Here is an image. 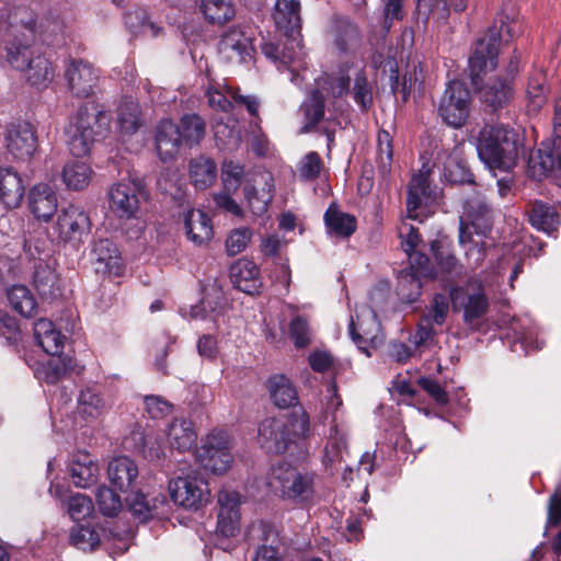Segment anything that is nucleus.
I'll return each mask as SVG.
<instances>
[{
  "label": "nucleus",
  "instance_id": "nucleus-1",
  "mask_svg": "<svg viewBox=\"0 0 561 561\" xmlns=\"http://www.w3.org/2000/svg\"><path fill=\"white\" fill-rule=\"evenodd\" d=\"M520 34L518 13L514 8H502L484 35L473 45L468 60V76L473 88H478L488 72L499 66L500 47L511 43Z\"/></svg>",
  "mask_w": 561,
  "mask_h": 561
},
{
  "label": "nucleus",
  "instance_id": "nucleus-2",
  "mask_svg": "<svg viewBox=\"0 0 561 561\" xmlns=\"http://www.w3.org/2000/svg\"><path fill=\"white\" fill-rule=\"evenodd\" d=\"M476 148L480 161L492 172L511 173L519 157L526 156L524 131L508 124H485L478 133Z\"/></svg>",
  "mask_w": 561,
  "mask_h": 561
},
{
  "label": "nucleus",
  "instance_id": "nucleus-3",
  "mask_svg": "<svg viewBox=\"0 0 561 561\" xmlns=\"http://www.w3.org/2000/svg\"><path fill=\"white\" fill-rule=\"evenodd\" d=\"M310 433V417L304 410L293 411L286 420L267 417L260 422L257 427V443L260 447L271 455H283L291 445L308 438Z\"/></svg>",
  "mask_w": 561,
  "mask_h": 561
},
{
  "label": "nucleus",
  "instance_id": "nucleus-4",
  "mask_svg": "<svg viewBox=\"0 0 561 561\" xmlns=\"http://www.w3.org/2000/svg\"><path fill=\"white\" fill-rule=\"evenodd\" d=\"M111 115L98 102H85L77 111L73 129L68 142L73 157L88 156L95 141L110 131Z\"/></svg>",
  "mask_w": 561,
  "mask_h": 561
},
{
  "label": "nucleus",
  "instance_id": "nucleus-5",
  "mask_svg": "<svg viewBox=\"0 0 561 561\" xmlns=\"http://www.w3.org/2000/svg\"><path fill=\"white\" fill-rule=\"evenodd\" d=\"M465 219L460 218L459 242L461 244L471 243L472 247L468 252H477L476 261L478 263L485 259V243L483 241L476 242L473 234L486 237L493 227V210L484 198L472 197L463 204Z\"/></svg>",
  "mask_w": 561,
  "mask_h": 561
},
{
  "label": "nucleus",
  "instance_id": "nucleus-6",
  "mask_svg": "<svg viewBox=\"0 0 561 561\" xmlns=\"http://www.w3.org/2000/svg\"><path fill=\"white\" fill-rule=\"evenodd\" d=\"M313 474L301 472L295 466L280 461L273 466L268 485L282 500L307 502L313 496Z\"/></svg>",
  "mask_w": 561,
  "mask_h": 561
},
{
  "label": "nucleus",
  "instance_id": "nucleus-7",
  "mask_svg": "<svg viewBox=\"0 0 561 561\" xmlns=\"http://www.w3.org/2000/svg\"><path fill=\"white\" fill-rule=\"evenodd\" d=\"M556 171L561 172V105L554 112L552 137L527 159V173L533 179L540 181Z\"/></svg>",
  "mask_w": 561,
  "mask_h": 561
},
{
  "label": "nucleus",
  "instance_id": "nucleus-8",
  "mask_svg": "<svg viewBox=\"0 0 561 561\" xmlns=\"http://www.w3.org/2000/svg\"><path fill=\"white\" fill-rule=\"evenodd\" d=\"M471 92L461 80H450L438 103L437 113L447 126L459 129L463 127L471 112Z\"/></svg>",
  "mask_w": 561,
  "mask_h": 561
},
{
  "label": "nucleus",
  "instance_id": "nucleus-9",
  "mask_svg": "<svg viewBox=\"0 0 561 561\" xmlns=\"http://www.w3.org/2000/svg\"><path fill=\"white\" fill-rule=\"evenodd\" d=\"M196 457L206 470L215 474L226 472L233 460L228 434L224 431H211L197 448Z\"/></svg>",
  "mask_w": 561,
  "mask_h": 561
},
{
  "label": "nucleus",
  "instance_id": "nucleus-10",
  "mask_svg": "<svg viewBox=\"0 0 561 561\" xmlns=\"http://www.w3.org/2000/svg\"><path fill=\"white\" fill-rule=\"evenodd\" d=\"M64 78L72 96L89 99L99 87L100 70L87 60L71 58L65 68Z\"/></svg>",
  "mask_w": 561,
  "mask_h": 561
},
{
  "label": "nucleus",
  "instance_id": "nucleus-11",
  "mask_svg": "<svg viewBox=\"0 0 561 561\" xmlns=\"http://www.w3.org/2000/svg\"><path fill=\"white\" fill-rule=\"evenodd\" d=\"M142 186L140 180L118 182L108 191V207L119 220L137 219L140 207L139 192Z\"/></svg>",
  "mask_w": 561,
  "mask_h": 561
},
{
  "label": "nucleus",
  "instance_id": "nucleus-12",
  "mask_svg": "<svg viewBox=\"0 0 561 561\" xmlns=\"http://www.w3.org/2000/svg\"><path fill=\"white\" fill-rule=\"evenodd\" d=\"M169 491L175 504L193 511L199 510L209 499L207 483L197 477H178L170 481Z\"/></svg>",
  "mask_w": 561,
  "mask_h": 561
},
{
  "label": "nucleus",
  "instance_id": "nucleus-13",
  "mask_svg": "<svg viewBox=\"0 0 561 561\" xmlns=\"http://www.w3.org/2000/svg\"><path fill=\"white\" fill-rule=\"evenodd\" d=\"M56 229L64 242H82L91 230L89 215L79 206L70 205L58 214Z\"/></svg>",
  "mask_w": 561,
  "mask_h": 561
},
{
  "label": "nucleus",
  "instance_id": "nucleus-14",
  "mask_svg": "<svg viewBox=\"0 0 561 561\" xmlns=\"http://www.w3.org/2000/svg\"><path fill=\"white\" fill-rule=\"evenodd\" d=\"M184 145L180 127L171 118H162L154 127V148L161 162L176 160Z\"/></svg>",
  "mask_w": 561,
  "mask_h": 561
},
{
  "label": "nucleus",
  "instance_id": "nucleus-15",
  "mask_svg": "<svg viewBox=\"0 0 561 561\" xmlns=\"http://www.w3.org/2000/svg\"><path fill=\"white\" fill-rule=\"evenodd\" d=\"M473 89L479 94L484 110L489 113H497L506 107L514 95L512 80L502 77H496L486 83L482 82L478 88Z\"/></svg>",
  "mask_w": 561,
  "mask_h": 561
},
{
  "label": "nucleus",
  "instance_id": "nucleus-16",
  "mask_svg": "<svg viewBox=\"0 0 561 561\" xmlns=\"http://www.w3.org/2000/svg\"><path fill=\"white\" fill-rule=\"evenodd\" d=\"M5 147L14 158H30L37 147L34 127L27 122L11 123L7 128Z\"/></svg>",
  "mask_w": 561,
  "mask_h": 561
},
{
  "label": "nucleus",
  "instance_id": "nucleus-17",
  "mask_svg": "<svg viewBox=\"0 0 561 561\" xmlns=\"http://www.w3.org/2000/svg\"><path fill=\"white\" fill-rule=\"evenodd\" d=\"M229 277L232 286L250 296L260 295L263 280L260 267L247 257L237 260L230 265Z\"/></svg>",
  "mask_w": 561,
  "mask_h": 561
},
{
  "label": "nucleus",
  "instance_id": "nucleus-18",
  "mask_svg": "<svg viewBox=\"0 0 561 561\" xmlns=\"http://www.w3.org/2000/svg\"><path fill=\"white\" fill-rule=\"evenodd\" d=\"M218 504L216 533L225 538L236 536L240 526L239 494L237 492H220Z\"/></svg>",
  "mask_w": 561,
  "mask_h": 561
},
{
  "label": "nucleus",
  "instance_id": "nucleus-19",
  "mask_svg": "<svg viewBox=\"0 0 561 561\" xmlns=\"http://www.w3.org/2000/svg\"><path fill=\"white\" fill-rule=\"evenodd\" d=\"M92 263L98 274L119 276L124 266L116 244L110 239H100L93 244Z\"/></svg>",
  "mask_w": 561,
  "mask_h": 561
},
{
  "label": "nucleus",
  "instance_id": "nucleus-20",
  "mask_svg": "<svg viewBox=\"0 0 561 561\" xmlns=\"http://www.w3.org/2000/svg\"><path fill=\"white\" fill-rule=\"evenodd\" d=\"M435 191L431 187V170H420L413 174L407 186V216L410 219H419V210L422 201L435 198Z\"/></svg>",
  "mask_w": 561,
  "mask_h": 561
},
{
  "label": "nucleus",
  "instance_id": "nucleus-21",
  "mask_svg": "<svg viewBox=\"0 0 561 561\" xmlns=\"http://www.w3.org/2000/svg\"><path fill=\"white\" fill-rule=\"evenodd\" d=\"M277 28L293 42L300 36L301 18L299 0H277L273 14Z\"/></svg>",
  "mask_w": 561,
  "mask_h": 561
},
{
  "label": "nucleus",
  "instance_id": "nucleus-22",
  "mask_svg": "<svg viewBox=\"0 0 561 561\" xmlns=\"http://www.w3.org/2000/svg\"><path fill=\"white\" fill-rule=\"evenodd\" d=\"M28 208L37 220L48 222L57 213V194L48 184H36L28 191Z\"/></svg>",
  "mask_w": 561,
  "mask_h": 561
},
{
  "label": "nucleus",
  "instance_id": "nucleus-23",
  "mask_svg": "<svg viewBox=\"0 0 561 561\" xmlns=\"http://www.w3.org/2000/svg\"><path fill=\"white\" fill-rule=\"evenodd\" d=\"M186 238L195 245H207L214 237L211 218L203 210L188 209L183 218Z\"/></svg>",
  "mask_w": 561,
  "mask_h": 561
},
{
  "label": "nucleus",
  "instance_id": "nucleus-24",
  "mask_svg": "<svg viewBox=\"0 0 561 561\" xmlns=\"http://www.w3.org/2000/svg\"><path fill=\"white\" fill-rule=\"evenodd\" d=\"M25 195L22 176L11 167L0 168V203L7 209L18 208Z\"/></svg>",
  "mask_w": 561,
  "mask_h": 561
},
{
  "label": "nucleus",
  "instance_id": "nucleus-25",
  "mask_svg": "<svg viewBox=\"0 0 561 561\" xmlns=\"http://www.w3.org/2000/svg\"><path fill=\"white\" fill-rule=\"evenodd\" d=\"M528 222L538 231L551 234L560 226V215L556 207L540 199L528 203L526 208Z\"/></svg>",
  "mask_w": 561,
  "mask_h": 561
},
{
  "label": "nucleus",
  "instance_id": "nucleus-26",
  "mask_svg": "<svg viewBox=\"0 0 561 561\" xmlns=\"http://www.w3.org/2000/svg\"><path fill=\"white\" fill-rule=\"evenodd\" d=\"M107 476L114 489L119 492H128L133 490L138 477V467L133 459L126 456L116 457L108 462Z\"/></svg>",
  "mask_w": 561,
  "mask_h": 561
},
{
  "label": "nucleus",
  "instance_id": "nucleus-27",
  "mask_svg": "<svg viewBox=\"0 0 561 561\" xmlns=\"http://www.w3.org/2000/svg\"><path fill=\"white\" fill-rule=\"evenodd\" d=\"M218 48L230 61L243 62L251 56L252 43L241 30L230 28L222 34Z\"/></svg>",
  "mask_w": 561,
  "mask_h": 561
},
{
  "label": "nucleus",
  "instance_id": "nucleus-28",
  "mask_svg": "<svg viewBox=\"0 0 561 561\" xmlns=\"http://www.w3.org/2000/svg\"><path fill=\"white\" fill-rule=\"evenodd\" d=\"M323 221L330 236L348 239L357 229V219L354 215L343 213L336 203H331L323 215Z\"/></svg>",
  "mask_w": 561,
  "mask_h": 561
},
{
  "label": "nucleus",
  "instance_id": "nucleus-29",
  "mask_svg": "<svg viewBox=\"0 0 561 561\" xmlns=\"http://www.w3.org/2000/svg\"><path fill=\"white\" fill-rule=\"evenodd\" d=\"M69 472L73 484L84 489L96 481L99 466L91 454L78 450L72 457Z\"/></svg>",
  "mask_w": 561,
  "mask_h": 561
},
{
  "label": "nucleus",
  "instance_id": "nucleus-30",
  "mask_svg": "<svg viewBox=\"0 0 561 561\" xmlns=\"http://www.w3.org/2000/svg\"><path fill=\"white\" fill-rule=\"evenodd\" d=\"M188 176L197 190L211 186L217 179V164L214 159L199 154L188 162Z\"/></svg>",
  "mask_w": 561,
  "mask_h": 561
},
{
  "label": "nucleus",
  "instance_id": "nucleus-31",
  "mask_svg": "<svg viewBox=\"0 0 561 561\" xmlns=\"http://www.w3.org/2000/svg\"><path fill=\"white\" fill-rule=\"evenodd\" d=\"M167 437L172 448L184 453L196 445L197 434L191 420L174 419L168 427Z\"/></svg>",
  "mask_w": 561,
  "mask_h": 561
},
{
  "label": "nucleus",
  "instance_id": "nucleus-32",
  "mask_svg": "<svg viewBox=\"0 0 561 561\" xmlns=\"http://www.w3.org/2000/svg\"><path fill=\"white\" fill-rule=\"evenodd\" d=\"M243 195L251 213L254 216H262L267 211L274 197L273 178L270 176L261 188H257L250 182L245 183L243 186Z\"/></svg>",
  "mask_w": 561,
  "mask_h": 561
},
{
  "label": "nucleus",
  "instance_id": "nucleus-33",
  "mask_svg": "<svg viewBox=\"0 0 561 561\" xmlns=\"http://www.w3.org/2000/svg\"><path fill=\"white\" fill-rule=\"evenodd\" d=\"M39 261H43L39 257ZM33 285L43 299H56L61 295L59 278L54 268L39 262L35 265Z\"/></svg>",
  "mask_w": 561,
  "mask_h": 561
},
{
  "label": "nucleus",
  "instance_id": "nucleus-34",
  "mask_svg": "<svg viewBox=\"0 0 561 561\" xmlns=\"http://www.w3.org/2000/svg\"><path fill=\"white\" fill-rule=\"evenodd\" d=\"M128 511L139 523H146L158 515V506L164 504V497L148 499L142 492H134L125 497Z\"/></svg>",
  "mask_w": 561,
  "mask_h": 561
},
{
  "label": "nucleus",
  "instance_id": "nucleus-35",
  "mask_svg": "<svg viewBox=\"0 0 561 561\" xmlns=\"http://www.w3.org/2000/svg\"><path fill=\"white\" fill-rule=\"evenodd\" d=\"M100 530L90 523H77L69 531V543L83 552H94L101 545Z\"/></svg>",
  "mask_w": 561,
  "mask_h": 561
},
{
  "label": "nucleus",
  "instance_id": "nucleus-36",
  "mask_svg": "<svg viewBox=\"0 0 561 561\" xmlns=\"http://www.w3.org/2000/svg\"><path fill=\"white\" fill-rule=\"evenodd\" d=\"M9 23L13 35L21 34L23 39H37L36 13L28 7H16L9 13Z\"/></svg>",
  "mask_w": 561,
  "mask_h": 561
},
{
  "label": "nucleus",
  "instance_id": "nucleus-37",
  "mask_svg": "<svg viewBox=\"0 0 561 561\" xmlns=\"http://www.w3.org/2000/svg\"><path fill=\"white\" fill-rule=\"evenodd\" d=\"M198 11L210 25H224L236 15L234 4L231 0H199Z\"/></svg>",
  "mask_w": 561,
  "mask_h": 561
},
{
  "label": "nucleus",
  "instance_id": "nucleus-38",
  "mask_svg": "<svg viewBox=\"0 0 561 561\" xmlns=\"http://www.w3.org/2000/svg\"><path fill=\"white\" fill-rule=\"evenodd\" d=\"M270 397L279 409H287L298 402V394L291 381L284 375H275L268 379Z\"/></svg>",
  "mask_w": 561,
  "mask_h": 561
},
{
  "label": "nucleus",
  "instance_id": "nucleus-39",
  "mask_svg": "<svg viewBox=\"0 0 561 561\" xmlns=\"http://www.w3.org/2000/svg\"><path fill=\"white\" fill-rule=\"evenodd\" d=\"M184 145L187 148L198 146L206 136V121L197 113H185L178 124Z\"/></svg>",
  "mask_w": 561,
  "mask_h": 561
},
{
  "label": "nucleus",
  "instance_id": "nucleus-40",
  "mask_svg": "<svg viewBox=\"0 0 561 561\" xmlns=\"http://www.w3.org/2000/svg\"><path fill=\"white\" fill-rule=\"evenodd\" d=\"M117 124L122 134L137 133L142 125L140 104L131 98L124 99L117 107Z\"/></svg>",
  "mask_w": 561,
  "mask_h": 561
},
{
  "label": "nucleus",
  "instance_id": "nucleus-41",
  "mask_svg": "<svg viewBox=\"0 0 561 561\" xmlns=\"http://www.w3.org/2000/svg\"><path fill=\"white\" fill-rule=\"evenodd\" d=\"M10 306L24 318H32L37 313V301L25 285H13L7 291Z\"/></svg>",
  "mask_w": 561,
  "mask_h": 561
},
{
  "label": "nucleus",
  "instance_id": "nucleus-42",
  "mask_svg": "<svg viewBox=\"0 0 561 561\" xmlns=\"http://www.w3.org/2000/svg\"><path fill=\"white\" fill-rule=\"evenodd\" d=\"M35 41L19 38L16 34L7 45V60L12 68L25 71L35 57L32 45Z\"/></svg>",
  "mask_w": 561,
  "mask_h": 561
},
{
  "label": "nucleus",
  "instance_id": "nucleus-43",
  "mask_svg": "<svg viewBox=\"0 0 561 561\" xmlns=\"http://www.w3.org/2000/svg\"><path fill=\"white\" fill-rule=\"evenodd\" d=\"M300 110L304 114L306 124L305 131L314 129L323 119L325 113V98L319 89H313L301 104Z\"/></svg>",
  "mask_w": 561,
  "mask_h": 561
},
{
  "label": "nucleus",
  "instance_id": "nucleus-44",
  "mask_svg": "<svg viewBox=\"0 0 561 561\" xmlns=\"http://www.w3.org/2000/svg\"><path fill=\"white\" fill-rule=\"evenodd\" d=\"M92 169L83 161H68L62 169V181L68 188L81 191L85 188L90 182Z\"/></svg>",
  "mask_w": 561,
  "mask_h": 561
},
{
  "label": "nucleus",
  "instance_id": "nucleus-45",
  "mask_svg": "<svg viewBox=\"0 0 561 561\" xmlns=\"http://www.w3.org/2000/svg\"><path fill=\"white\" fill-rule=\"evenodd\" d=\"M65 22L59 15L49 14L37 24V38L46 45L58 46L64 43Z\"/></svg>",
  "mask_w": 561,
  "mask_h": 561
},
{
  "label": "nucleus",
  "instance_id": "nucleus-46",
  "mask_svg": "<svg viewBox=\"0 0 561 561\" xmlns=\"http://www.w3.org/2000/svg\"><path fill=\"white\" fill-rule=\"evenodd\" d=\"M25 71L27 72V82L33 87L45 88L55 78V68L51 61L41 54L33 58Z\"/></svg>",
  "mask_w": 561,
  "mask_h": 561
},
{
  "label": "nucleus",
  "instance_id": "nucleus-47",
  "mask_svg": "<svg viewBox=\"0 0 561 561\" xmlns=\"http://www.w3.org/2000/svg\"><path fill=\"white\" fill-rule=\"evenodd\" d=\"M334 44L336 48L346 53L350 46L359 41L358 27L345 16H339L334 20L333 26Z\"/></svg>",
  "mask_w": 561,
  "mask_h": 561
},
{
  "label": "nucleus",
  "instance_id": "nucleus-48",
  "mask_svg": "<svg viewBox=\"0 0 561 561\" xmlns=\"http://www.w3.org/2000/svg\"><path fill=\"white\" fill-rule=\"evenodd\" d=\"M423 277L403 270L398 276L397 294L403 302L413 304L422 295Z\"/></svg>",
  "mask_w": 561,
  "mask_h": 561
},
{
  "label": "nucleus",
  "instance_id": "nucleus-49",
  "mask_svg": "<svg viewBox=\"0 0 561 561\" xmlns=\"http://www.w3.org/2000/svg\"><path fill=\"white\" fill-rule=\"evenodd\" d=\"M444 175L451 184L476 185L474 174L468 163L457 157H449L444 167Z\"/></svg>",
  "mask_w": 561,
  "mask_h": 561
},
{
  "label": "nucleus",
  "instance_id": "nucleus-50",
  "mask_svg": "<svg viewBox=\"0 0 561 561\" xmlns=\"http://www.w3.org/2000/svg\"><path fill=\"white\" fill-rule=\"evenodd\" d=\"M416 14L424 23L431 18L445 23L449 16L448 0H416Z\"/></svg>",
  "mask_w": 561,
  "mask_h": 561
},
{
  "label": "nucleus",
  "instance_id": "nucleus-51",
  "mask_svg": "<svg viewBox=\"0 0 561 561\" xmlns=\"http://www.w3.org/2000/svg\"><path fill=\"white\" fill-rule=\"evenodd\" d=\"M393 158L392 137L389 131L380 129L377 135V168L381 175L386 176L391 171Z\"/></svg>",
  "mask_w": 561,
  "mask_h": 561
},
{
  "label": "nucleus",
  "instance_id": "nucleus-52",
  "mask_svg": "<svg viewBox=\"0 0 561 561\" xmlns=\"http://www.w3.org/2000/svg\"><path fill=\"white\" fill-rule=\"evenodd\" d=\"M95 502L102 515L107 517L116 516L122 507L121 496L106 485H100L95 492Z\"/></svg>",
  "mask_w": 561,
  "mask_h": 561
},
{
  "label": "nucleus",
  "instance_id": "nucleus-53",
  "mask_svg": "<svg viewBox=\"0 0 561 561\" xmlns=\"http://www.w3.org/2000/svg\"><path fill=\"white\" fill-rule=\"evenodd\" d=\"M463 310V322L471 324L473 321L482 318L489 310V299L483 291H478L468 296Z\"/></svg>",
  "mask_w": 561,
  "mask_h": 561
},
{
  "label": "nucleus",
  "instance_id": "nucleus-54",
  "mask_svg": "<svg viewBox=\"0 0 561 561\" xmlns=\"http://www.w3.org/2000/svg\"><path fill=\"white\" fill-rule=\"evenodd\" d=\"M79 409L88 417H98L105 407L102 396L93 388L81 390L78 398Z\"/></svg>",
  "mask_w": 561,
  "mask_h": 561
},
{
  "label": "nucleus",
  "instance_id": "nucleus-55",
  "mask_svg": "<svg viewBox=\"0 0 561 561\" xmlns=\"http://www.w3.org/2000/svg\"><path fill=\"white\" fill-rule=\"evenodd\" d=\"M353 99L363 113L368 112L373 106V90L364 71H359L355 77Z\"/></svg>",
  "mask_w": 561,
  "mask_h": 561
},
{
  "label": "nucleus",
  "instance_id": "nucleus-56",
  "mask_svg": "<svg viewBox=\"0 0 561 561\" xmlns=\"http://www.w3.org/2000/svg\"><path fill=\"white\" fill-rule=\"evenodd\" d=\"M526 92L529 101L528 110L538 112L547 100L548 87L546 85L545 78L540 75L529 78Z\"/></svg>",
  "mask_w": 561,
  "mask_h": 561
},
{
  "label": "nucleus",
  "instance_id": "nucleus-57",
  "mask_svg": "<svg viewBox=\"0 0 561 561\" xmlns=\"http://www.w3.org/2000/svg\"><path fill=\"white\" fill-rule=\"evenodd\" d=\"M288 335L298 350L305 348L310 344V328L305 316L298 314L290 320Z\"/></svg>",
  "mask_w": 561,
  "mask_h": 561
},
{
  "label": "nucleus",
  "instance_id": "nucleus-58",
  "mask_svg": "<svg viewBox=\"0 0 561 561\" xmlns=\"http://www.w3.org/2000/svg\"><path fill=\"white\" fill-rule=\"evenodd\" d=\"M244 175V167L232 160H225L221 165V176L225 191L236 192Z\"/></svg>",
  "mask_w": 561,
  "mask_h": 561
},
{
  "label": "nucleus",
  "instance_id": "nucleus-59",
  "mask_svg": "<svg viewBox=\"0 0 561 561\" xmlns=\"http://www.w3.org/2000/svg\"><path fill=\"white\" fill-rule=\"evenodd\" d=\"M144 403L146 412L152 420L164 419L173 410V404L171 402L157 394L145 396Z\"/></svg>",
  "mask_w": 561,
  "mask_h": 561
},
{
  "label": "nucleus",
  "instance_id": "nucleus-60",
  "mask_svg": "<svg viewBox=\"0 0 561 561\" xmlns=\"http://www.w3.org/2000/svg\"><path fill=\"white\" fill-rule=\"evenodd\" d=\"M252 238V230L248 227L233 229L227 240L226 250L228 255H237L245 250Z\"/></svg>",
  "mask_w": 561,
  "mask_h": 561
},
{
  "label": "nucleus",
  "instance_id": "nucleus-61",
  "mask_svg": "<svg viewBox=\"0 0 561 561\" xmlns=\"http://www.w3.org/2000/svg\"><path fill=\"white\" fill-rule=\"evenodd\" d=\"M432 251L437 265L443 273L451 274L456 271L458 260L449 248L444 247L439 241L432 243Z\"/></svg>",
  "mask_w": 561,
  "mask_h": 561
},
{
  "label": "nucleus",
  "instance_id": "nucleus-62",
  "mask_svg": "<svg viewBox=\"0 0 561 561\" xmlns=\"http://www.w3.org/2000/svg\"><path fill=\"white\" fill-rule=\"evenodd\" d=\"M435 329L433 323L428 321L427 318L421 317L417 322L415 332L411 333L409 336V342L414 345L415 348L422 346H430V344L434 341L435 337Z\"/></svg>",
  "mask_w": 561,
  "mask_h": 561
},
{
  "label": "nucleus",
  "instance_id": "nucleus-63",
  "mask_svg": "<svg viewBox=\"0 0 561 561\" xmlns=\"http://www.w3.org/2000/svg\"><path fill=\"white\" fill-rule=\"evenodd\" d=\"M0 335L3 336L8 345H18L21 341L22 332L16 318L0 311Z\"/></svg>",
  "mask_w": 561,
  "mask_h": 561
},
{
  "label": "nucleus",
  "instance_id": "nucleus-64",
  "mask_svg": "<svg viewBox=\"0 0 561 561\" xmlns=\"http://www.w3.org/2000/svg\"><path fill=\"white\" fill-rule=\"evenodd\" d=\"M93 511L91 499L84 494L77 493L68 500V513L73 520H80L89 516Z\"/></svg>",
  "mask_w": 561,
  "mask_h": 561
}]
</instances>
